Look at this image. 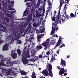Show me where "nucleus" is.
<instances>
[{
  "mask_svg": "<svg viewBox=\"0 0 78 78\" xmlns=\"http://www.w3.org/2000/svg\"><path fill=\"white\" fill-rule=\"evenodd\" d=\"M1 62H0V66H2L3 65V64L4 63V62L5 61V60H4V59H3V57L1 58Z\"/></svg>",
  "mask_w": 78,
  "mask_h": 78,
  "instance_id": "nucleus-17",
  "label": "nucleus"
},
{
  "mask_svg": "<svg viewBox=\"0 0 78 78\" xmlns=\"http://www.w3.org/2000/svg\"><path fill=\"white\" fill-rule=\"evenodd\" d=\"M6 16L8 17H9V18L11 19H13L14 18V16L12 14H9L8 13H6Z\"/></svg>",
  "mask_w": 78,
  "mask_h": 78,
  "instance_id": "nucleus-11",
  "label": "nucleus"
},
{
  "mask_svg": "<svg viewBox=\"0 0 78 78\" xmlns=\"http://www.w3.org/2000/svg\"><path fill=\"white\" fill-rule=\"evenodd\" d=\"M27 20L28 21V20H30V16H28L27 17Z\"/></svg>",
  "mask_w": 78,
  "mask_h": 78,
  "instance_id": "nucleus-50",
  "label": "nucleus"
},
{
  "mask_svg": "<svg viewBox=\"0 0 78 78\" xmlns=\"http://www.w3.org/2000/svg\"><path fill=\"white\" fill-rule=\"evenodd\" d=\"M17 42L18 44H22V41L21 40H17Z\"/></svg>",
  "mask_w": 78,
  "mask_h": 78,
  "instance_id": "nucleus-25",
  "label": "nucleus"
},
{
  "mask_svg": "<svg viewBox=\"0 0 78 78\" xmlns=\"http://www.w3.org/2000/svg\"><path fill=\"white\" fill-rule=\"evenodd\" d=\"M2 38L0 37V44H2V41L1 40Z\"/></svg>",
  "mask_w": 78,
  "mask_h": 78,
  "instance_id": "nucleus-52",
  "label": "nucleus"
},
{
  "mask_svg": "<svg viewBox=\"0 0 78 78\" xmlns=\"http://www.w3.org/2000/svg\"><path fill=\"white\" fill-rule=\"evenodd\" d=\"M39 57H38L37 56V57H36V60H37V59H39Z\"/></svg>",
  "mask_w": 78,
  "mask_h": 78,
  "instance_id": "nucleus-61",
  "label": "nucleus"
},
{
  "mask_svg": "<svg viewBox=\"0 0 78 78\" xmlns=\"http://www.w3.org/2000/svg\"><path fill=\"white\" fill-rule=\"evenodd\" d=\"M65 16L66 17L63 15L62 16L61 18V20H59L60 17H59V16H58L57 19H56L55 20V24H54V23H55V22H52V25L55 26V27H56L58 25V24L59 23V22L60 23H64L66 20V19H69V16L67 15L66 14H65Z\"/></svg>",
  "mask_w": 78,
  "mask_h": 78,
  "instance_id": "nucleus-1",
  "label": "nucleus"
},
{
  "mask_svg": "<svg viewBox=\"0 0 78 78\" xmlns=\"http://www.w3.org/2000/svg\"><path fill=\"white\" fill-rule=\"evenodd\" d=\"M42 46L39 45L38 46H37L36 47V50H41V49H42Z\"/></svg>",
  "mask_w": 78,
  "mask_h": 78,
  "instance_id": "nucleus-15",
  "label": "nucleus"
},
{
  "mask_svg": "<svg viewBox=\"0 0 78 78\" xmlns=\"http://www.w3.org/2000/svg\"><path fill=\"white\" fill-rule=\"evenodd\" d=\"M14 1H10L11 4V5H14Z\"/></svg>",
  "mask_w": 78,
  "mask_h": 78,
  "instance_id": "nucleus-39",
  "label": "nucleus"
},
{
  "mask_svg": "<svg viewBox=\"0 0 78 78\" xmlns=\"http://www.w3.org/2000/svg\"><path fill=\"white\" fill-rule=\"evenodd\" d=\"M5 19L7 22H9V18H7V17H5Z\"/></svg>",
  "mask_w": 78,
  "mask_h": 78,
  "instance_id": "nucleus-26",
  "label": "nucleus"
},
{
  "mask_svg": "<svg viewBox=\"0 0 78 78\" xmlns=\"http://www.w3.org/2000/svg\"><path fill=\"white\" fill-rule=\"evenodd\" d=\"M2 66H6V65L5 63H3Z\"/></svg>",
  "mask_w": 78,
  "mask_h": 78,
  "instance_id": "nucleus-58",
  "label": "nucleus"
},
{
  "mask_svg": "<svg viewBox=\"0 0 78 78\" xmlns=\"http://www.w3.org/2000/svg\"><path fill=\"white\" fill-rule=\"evenodd\" d=\"M26 5H29V2H27Z\"/></svg>",
  "mask_w": 78,
  "mask_h": 78,
  "instance_id": "nucleus-62",
  "label": "nucleus"
},
{
  "mask_svg": "<svg viewBox=\"0 0 78 78\" xmlns=\"http://www.w3.org/2000/svg\"><path fill=\"white\" fill-rule=\"evenodd\" d=\"M6 75L8 76V75H11V74L8 71H7V72H6Z\"/></svg>",
  "mask_w": 78,
  "mask_h": 78,
  "instance_id": "nucleus-36",
  "label": "nucleus"
},
{
  "mask_svg": "<svg viewBox=\"0 0 78 78\" xmlns=\"http://www.w3.org/2000/svg\"><path fill=\"white\" fill-rule=\"evenodd\" d=\"M49 68L48 69V71H51L52 70V66L51 65V64L50 63L48 64Z\"/></svg>",
  "mask_w": 78,
  "mask_h": 78,
  "instance_id": "nucleus-16",
  "label": "nucleus"
},
{
  "mask_svg": "<svg viewBox=\"0 0 78 78\" xmlns=\"http://www.w3.org/2000/svg\"><path fill=\"white\" fill-rule=\"evenodd\" d=\"M11 55L12 59H16L17 57V54L15 52L12 53Z\"/></svg>",
  "mask_w": 78,
  "mask_h": 78,
  "instance_id": "nucleus-8",
  "label": "nucleus"
},
{
  "mask_svg": "<svg viewBox=\"0 0 78 78\" xmlns=\"http://www.w3.org/2000/svg\"><path fill=\"white\" fill-rule=\"evenodd\" d=\"M65 47V44H63L61 46H59V48H61V47Z\"/></svg>",
  "mask_w": 78,
  "mask_h": 78,
  "instance_id": "nucleus-37",
  "label": "nucleus"
},
{
  "mask_svg": "<svg viewBox=\"0 0 78 78\" xmlns=\"http://www.w3.org/2000/svg\"><path fill=\"white\" fill-rule=\"evenodd\" d=\"M31 77L32 78H36V76H35V73H34V71L33 73L32 74Z\"/></svg>",
  "mask_w": 78,
  "mask_h": 78,
  "instance_id": "nucleus-21",
  "label": "nucleus"
},
{
  "mask_svg": "<svg viewBox=\"0 0 78 78\" xmlns=\"http://www.w3.org/2000/svg\"><path fill=\"white\" fill-rule=\"evenodd\" d=\"M69 0H65V2H66V3H65V4L66 5H67V4H68V3H69Z\"/></svg>",
  "mask_w": 78,
  "mask_h": 78,
  "instance_id": "nucleus-35",
  "label": "nucleus"
},
{
  "mask_svg": "<svg viewBox=\"0 0 78 78\" xmlns=\"http://www.w3.org/2000/svg\"><path fill=\"white\" fill-rule=\"evenodd\" d=\"M31 26L30 25H29L27 29L30 30V29H31Z\"/></svg>",
  "mask_w": 78,
  "mask_h": 78,
  "instance_id": "nucleus-40",
  "label": "nucleus"
},
{
  "mask_svg": "<svg viewBox=\"0 0 78 78\" xmlns=\"http://www.w3.org/2000/svg\"><path fill=\"white\" fill-rule=\"evenodd\" d=\"M0 76H3V73H1L0 74Z\"/></svg>",
  "mask_w": 78,
  "mask_h": 78,
  "instance_id": "nucleus-55",
  "label": "nucleus"
},
{
  "mask_svg": "<svg viewBox=\"0 0 78 78\" xmlns=\"http://www.w3.org/2000/svg\"><path fill=\"white\" fill-rule=\"evenodd\" d=\"M8 1H7V2L9 4H10L8 6L9 9V10H14V8L12 7L11 8V1H9L10 0H7Z\"/></svg>",
  "mask_w": 78,
  "mask_h": 78,
  "instance_id": "nucleus-10",
  "label": "nucleus"
},
{
  "mask_svg": "<svg viewBox=\"0 0 78 78\" xmlns=\"http://www.w3.org/2000/svg\"><path fill=\"white\" fill-rule=\"evenodd\" d=\"M44 32V29H42L41 31H40V33H43Z\"/></svg>",
  "mask_w": 78,
  "mask_h": 78,
  "instance_id": "nucleus-46",
  "label": "nucleus"
},
{
  "mask_svg": "<svg viewBox=\"0 0 78 78\" xmlns=\"http://www.w3.org/2000/svg\"><path fill=\"white\" fill-rule=\"evenodd\" d=\"M36 16H37V17H40V16H41V15H39L38 14H36Z\"/></svg>",
  "mask_w": 78,
  "mask_h": 78,
  "instance_id": "nucleus-48",
  "label": "nucleus"
},
{
  "mask_svg": "<svg viewBox=\"0 0 78 78\" xmlns=\"http://www.w3.org/2000/svg\"><path fill=\"white\" fill-rule=\"evenodd\" d=\"M60 1V5L61 6H62V2H64V0H59Z\"/></svg>",
  "mask_w": 78,
  "mask_h": 78,
  "instance_id": "nucleus-23",
  "label": "nucleus"
},
{
  "mask_svg": "<svg viewBox=\"0 0 78 78\" xmlns=\"http://www.w3.org/2000/svg\"><path fill=\"white\" fill-rule=\"evenodd\" d=\"M67 72V69H64V68L63 67V68H61L60 69V71L58 73V74L59 75H61V76H62L65 72Z\"/></svg>",
  "mask_w": 78,
  "mask_h": 78,
  "instance_id": "nucleus-4",
  "label": "nucleus"
},
{
  "mask_svg": "<svg viewBox=\"0 0 78 78\" xmlns=\"http://www.w3.org/2000/svg\"><path fill=\"white\" fill-rule=\"evenodd\" d=\"M57 68L58 69H59V70H60V66H57Z\"/></svg>",
  "mask_w": 78,
  "mask_h": 78,
  "instance_id": "nucleus-57",
  "label": "nucleus"
},
{
  "mask_svg": "<svg viewBox=\"0 0 78 78\" xmlns=\"http://www.w3.org/2000/svg\"><path fill=\"white\" fill-rule=\"evenodd\" d=\"M34 44H32V48H33L34 47Z\"/></svg>",
  "mask_w": 78,
  "mask_h": 78,
  "instance_id": "nucleus-51",
  "label": "nucleus"
},
{
  "mask_svg": "<svg viewBox=\"0 0 78 78\" xmlns=\"http://www.w3.org/2000/svg\"><path fill=\"white\" fill-rule=\"evenodd\" d=\"M42 54H43V52H42L41 54L39 56V58H42Z\"/></svg>",
  "mask_w": 78,
  "mask_h": 78,
  "instance_id": "nucleus-33",
  "label": "nucleus"
},
{
  "mask_svg": "<svg viewBox=\"0 0 78 78\" xmlns=\"http://www.w3.org/2000/svg\"><path fill=\"white\" fill-rule=\"evenodd\" d=\"M67 75V73H64V76H66V75Z\"/></svg>",
  "mask_w": 78,
  "mask_h": 78,
  "instance_id": "nucleus-53",
  "label": "nucleus"
},
{
  "mask_svg": "<svg viewBox=\"0 0 78 78\" xmlns=\"http://www.w3.org/2000/svg\"><path fill=\"white\" fill-rule=\"evenodd\" d=\"M55 43H56V42L55 40H52V42H51V44H52V45H54V44H55Z\"/></svg>",
  "mask_w": 78,
  "mask_h": 78,
  "instance_id": "nucleus-31",
  "label": "nucleus"
},
{
  "mask_svg": "<svg viewBox=\"0 0 78 78\" xmlns=\"http://www.w3.org/2000/svg\"><path fill=\"white\" fill-rule=\"evenodd\" d=\"M41 37H42L43 36H44V34H41Z\"/></svg>",
  "mask_w": 78,
  "mask_h": 78,
  "instance_id": "nucleus-63",
  "label": "nucleus"
},
{
  "mask_svg": "<svg viewBox=\"0 0 78 78\" xmlns=\"http://www.w3.org/2000/svg\"><path fill=\"white\" fill-rule=\"evenodd\" d=\"M42 37H42L41 35L38 34L37 36L38 42H40V41H41V38H42Z\"/></svg>",
  "mask_w": 78,
  "mask_h": 78,
  "instance_id": "nucleus-12",
  "label": "nucleus"
},
{
  "mask_svg": "<svg viewBox=\"0 0 78 78\" xmlns=\"http://www.w3.org/2000/svg\"><path fill=\"white\" fill-rule=\"evenodd\" d=\"M61 6H61V5H60L59 6V7H60V8L58 10V14H60V12L61 11Z\"/></svg>",
  "mask_w": 78,
  "mask_h": 78,
  "instance_id": "nucleus-32",
  "label": "nucleus"
},
{
  "mask_svg": "<svg viewBox=\"0 0 78 78\" xmlns=\"http://www.w3.org/2000/svg\"><path fill=\"white\" fill-rule=\"evenodd\" d=\"M17 52L18 53L19 56H20L21 55V51H20V49H18L17 50Z\"/></svg>",
  "mask_w": 78,
  "mask_h": 78,
  "instance_id": "nucleus-22",
  "label": "nucleus"
},
{
  "mask_svg": "<svg viewBox=\"0 0 78 78\" xmlns=\"http://www.w3.org/2000/svg\"><path fill=\"white\" fill-rule=\"evenodd\" d=\"M28 10H27V9H26V10H25L24 12L23 13V17L25 15V13H26V12H27Z\"/></svg>",
  "mask_w": 78,
  "mask_h": 78,
  "instance_id": "nucleus-27",
  "label": "nucleus"
},
{
  "mask_svg": "<svg viewBox=\"0 0 78 78\" xmlns=\"http://www.w3.org/2000/svg\"><path fill=\"white\" fill-rule=\"evenodd\" d=\"M54 33L55 32L52 31L51 32L50 34L51 35H52V34H54Z\"/></svg>",
  "mask_w": 78,
  "mask_h": 78,
  "instance_id": "nucleus-44",
  "label": "nucleus"
},
{
  "mask_svg": "<svg viewBox=\"0 0 78 78\" xmlns=\"http://www.w3.org/2000/svg\"><path fill=\"white\" fill-rule=\"evenodd\" d=\"M20 72L22 75H25L26 74V73L23 71H20Z\"/></svg>",
  "mask_w": 78,
  "mask_h": 78,
  "instance_id": "nucleus-24",
  "label": "nucleus"
},
{
  "mask_svg": "<svg viewBox=\"0 0 78 78\" xmlns=\"http://www.w3.org/2000/svg\"><path fill=\"white\" fill-rule=\"evenodd\" d=\"M42 73L44 75V76H48L49 75L48 71L46 69L43 70L42 72Z\"/></svg>",
  "mask_w": 78,
  "mask_h": 78,
  "instance_id": "nucleus-7",
  "label": "nucleus"
},
{
  "mask_svg": "<svg viewBox=\"0 0 78 78\" xmlns=\"http://www.w3.org/2000/svg\"><path fill=\"white\" fill-rule=\"evenodd\" d=\"M56 34H54L53 35V37H56Z\"/></svg>",
  "mask_w": 78,
  "mask_h": 78,
  "instance_id": "nucleus-56",
  "label": "nucleus"
},
{
  "mask_svg": "<svg viewBox=\"0 0 78 78\" xmlns=\"http://www.w3.org/2000/svg\"><path fill=\"white\" fill-rule=\"evenodd\" d=\"M22 62L25 65L27 64H28V60H27V58H25V57H27V58H30V52L29 51H24L22 54Z\"/></svg>",
  "mask_w": 78,
  "mask_h": 78,
  "instance_id": "nucleus-2",
  "label": "nucleus"
},
{
  "mask_svg": "<svg viewBox=\"0 0 78 78\" xmlns=\"http://www.w3.org/2000/svg\"><path fill=\"white\" fill-rule=\"evenodd\" d=\"M6 64L9 65L7 66V67H9V66H12V65H13V63H12V62H11L10 61H8Z\"/></svg>",
  "mask_w": 78,
  "mask_h": 78,
  "instance_id": "nucleus-13",
  "label": "nucleus"
},
{
  "mask_svg": "<svg viewBox=\"0 0 78 78\" xmlns=\"http://www.w3.org/2000/svg\"><path fill=\"white\" fill-rule=\"evenodd\" d=\"M50 41V39L48 38L46 40V42H43L42 44H40L41 45H42L43 46L44 48V50H46L47 48L48 47V46L49 44V42Z\"/></svg>",
  "mask_w": 78,
  "mask_h": 78,
  "instance_id": "nucleus-3",
  "label": "nucleus"
},
{
  "mask_svg": "<svg viewBox=\"0 0 78 78\" xmlns=\"http://www.w3.org/2000/svg\"><path fill=\"white\" fill-rule=\"evenodd\" d=\"M12 63L13 64H17V61H14L12 62Z\"/></svg>",
  "mask_w": 78,
  "mask_h": 78,
  "instance_id": "nucleus-41",
  "label": "nucleus"
},
{
  "mask_svg": "<svg viewBox=\"0 0 78 78\" xmlns=\"http://www.w3.org/2000/svg\"><path fill=\"white\" fill-rule=\"evenodd\" d=\"M8 50V47L7 45H4L3 48V51H5V50Z\"/></svg>",
  "mask_w": 78,
  "mask_h": 78,
  "instance_id": "nucleus-14",
  "label": "nucleus"
},
{
  "mask_svg": "<svg viewBox=\"0 0 78 78\" xmlns=\"http://www.w3.org/2000/svg\"><path fill=\"white\" fill-rule=\"evenodd\" d=\"M76 12H75L74 15V17H75L76 16Z\"/></svg>",
  "mask_w": 78,
  "mask_h": 78,
  "instance_id": "nucleus-60",
  "label": "nucleus"
},
{
  "mask_svg": "<svg viewBox=\"0 0 78 78\" xmlns=\"http://www.w3.org/2000/svg\"><path fill=\"white\" fill-rule=\"evenodd\" d=\"M50 54H53V52L52 50H51V51H48L46 52V55H49Z\"/></svg>",
  "mask_w": 78,
  "mask_h": 78,
  "instance_id": "nucleus-19",
  "label": "nucleus"
},
{
  "mask_svg": "<svg viewBox=\"0 0 78 78\" xmlns=\"http://www.w3.org/2000/svg\"><path fill=\"white\" fill-rule=\"evenodd\" d=\"M33 60H34V59H30V61L33 62Z\"/></svg>",
  "mask_w": 78,
  "mask_h": 78,
  "instance_id": "nucleus-59",
  "label": "nucleus"
},
{
  "mask_svg": "<svg viewBox=\"0 0 78 78\" xmlns=\"http://www.w3.org/2000/svg\"><path fill=\"white\" fill-rule=\"evenodd\" d=\"M70 16L71 17H74V14L73 13H71L70 14Z\"/></svg>",
  "mask_w": 78,
  "mask_h": 78,
  "instance_id": "nucleus-38",
  "label": "nucleus"
},
{
  "mask_svg": "<svg viewBox=\"0 0 78 78\" xmlns=\"http://www.w3.org/2000/svg\"><path fill=\"white\" fill-rule=\"evenodd\" d=\"M36 33L37 34H39V33H40V31H39L38 29H37L36 30Z\"/></svg>",
  "mask_w": 78,
  "mask_h": 78,
  "instance_id": "nucleus-34",
  "label": "nucleus"
},
{
  "mask_svg": "<svg viewBox=\"0 0 78 78\" xmlns=\"http://www.w3.org/2000/svg\"><path fill=\"white\" fill-rule=\"evenodd\" d=\"M25 42L26 43H24V45L26 44H27V43H28V42H29V41H30V40L28 39H26L25 40Z\"/></svg>",
  "mask_w": 78,
  "mask_h": 78,
  "instance_id": "nucleus-29",
  "label": "nucleus"
},
{
  "mask_svg": "<svg viewBox=\"0 0 78 78\" xmlns=\"http://www.w3.org/2000/svg\"><path fill=\"white\" fill-rule=\"evenodd\" d=\"M12 69H9L8 70V72L10 73L11 74V72H12Z\"/></svg>",
  "mask_w": 78,
  "mask_h": 78,
  "instance_id": "nucleus-30",
  "label": "nucleus"
},
{
  "mask_svg": "<svg viewBox=\"0 0 78 78\" xmlns=\"http://www.w3.org/2000/svg\"><path fill=\"white\" fill-rule=\"evenodd\" d=\"M66 6H67V5L65 4L63 9L64 11H65L64 14H65V15H66V11L67 10V7Z\"/></svg>",
  "mask_w": 78,
  "mask_h": 78,
  "instance_id": "nucleus-18",
  "label": "nucleus"
},
{
  "mask_svg": "<svg viewBox=\"0 0 78 78\" xmlns=\"http://www.w3.org/2000/svg\"><path fill=\"white\" fill-rule=\"evenodd\" d=\"M51 19L52 21H53L54 22V24H55V17H52L51 16Z\"/></svg>",
  "mask_w": 78,
  "mask_h": 78,
  "instance_id": "nucleus-28",
  "label": "nucleus"
},
{
  "mask_svg": "<svg viewBox=\"0 0 78 78\" xmlns=\"http://www.w3.org/2000/svg\"><path fill=\"white\" fill-rule=\"evenodd\" d=\"M49 72V75L51 77H53V73H52V71H48Z\"/></svg>",
  "mask_w": 78,
  "mask_h": 78,
  "instance_id": "nucleus-20",
  "label": "nucleus"
},
{
  "mask_svg": "<svg viewBox=\"0 0 78 78\" xmlns=\"http://www.w3.org/2000/svg\"><path fill=\"white\" fill-rule=\"evenodd\" d=\"M33 26L34 27H35L36 26V23H34L33 24Z\"/></svg>",
  "mask_w": 78,
  "mask_h": 78,
  "instance_id": "nucleus-47",
  "label": "nucleus"
},
{
  "mask_svg": "<svg viewBox=\"0 0 78 78\" xmlns=\"http://www.w3.org/2000/svg\"><path fill=\"white\" fill-rule=\"evenodd\" d=\"M2 20H3V19H0V27L2 28L3 29H1V31H3V32H5V31H6V27L5 26H3L2 24H1V22Z\"/></svg>",
  "mask_w": 78,
  "mask_h": 78,
  "instance_id": "nucleus-5",
  "label": "nucleus"
},
{
  "mask_svg": "<svg viewBox=\"0 0 78 78\" xmlns=\"http://www.w3.org/2000/svg\"><path fill=\"white\" fill-rule=\"evenodd\" d=\"M20 32H22V33H23V30L22 29H21L20 30Z\"/></svg>",
  "mask_w": 78,
  "mask_h": 78,
  "instance_id": "nucleus-54",
  "label": "nucleus"
},
{
  "mask_svg": "<svg viewBox=\"0 0 78 78\" xmlns=\"http://www.w3.org/2000/svg\"><path fill=\"white\" fill-rule=\"evenodd\" d=\"M28 12H29V11H28V10H27V12H26V14L25 15V16H27V14H28V13H29Z\"/></svg>",
  "mask_w": 78,
  "mask_h": 78,
  "instance_id": "nucleus-43",
  "label": "nucleus"
},
{
  "mask_svg": "<svg viewBox=\"0 0 78 78\" xmlns=\"http://www.w3.org/2000/svg\"><path fill=\"white\" fill-rule=\"evenodd\" d=\"M51 60V61H53V60H55V58H53V56H52Z\"/></svg>",
  "mask_w": 78,
  "mask_h": 78,
  "instance_id": "nucleus-45",
  "label": "nucleus"
},
{
  "mask_svg": "<svg viewBox=\"0 0 78 78\" xmlns=\"http://www.w3.org/2000/svg\"><path fill=\"white\" fill-rule=\"evenodd\" d=\"M61 64H61L62 67H64V66L65 67H66V61L65 60H63L62 59H61Z\"/></svg>",
  "mask_w": 78,
  "mask_h": 78,
  "instance_id": "nucleus-9",
  "label": "nucleus"
},
{
  "mask_svg": "<svg viewBox=\"0 0 78 78\" xmlns=\"http://www.w3.org/2000/svg\"><path fill=\"white\" fill-rule=\"evenodd\" d=\"M42 9L41 8H40L38 9V11H42Z\"/></svg>",
  "mask_w": 78,
  "mask_h": 78,
  "instance_id": "nucleus-49",
  "label": "nucleus"
},
{
  "mask_svg": "<svg viewBox=\"0 0 78 78\" xmlns=\"http://www.w3.org/2000/svg\"><path fill=\"white\" fill-rule=\"evenodd\" d=\"M62 37H60L58 39V41L56 44L55 45V47H54V48L55 49L56 47H58V46L60 45L61 44V41H62Z\"/></svg>",
  "mask_w": 78,
  "mask_h": 78,
  "instance_id": "nucleus-6",
  "label": "nucleus"
},
{
  "mask_svg": "<svg viewBox=\"0 0 78 78\" xmlns=\"http://www.w3.org/2000/svg\"><path fill=\"white\" fill-rule=\"evenodd\" d=\"M70 58V55H68L67 57V58Z\"/></svg>",
  "mask_w": 78,
  "mask_h": 78,
  "instance_id": "nucleus-64",
  "label": "nucleus"
},
{
  "mask_svg": "<svg viewBox=\"0 0 78 78\" xmlns=\"http://www.w3.org/2000/svg\"><path fill=\"white\" fill-rule=\"evenodd\" d=\"M55 30H56V29H55V28H52V31H54L55 32Z\"/></svg>",
  "mask_w": 78,
  "mask_h": 78,
  "instance_id": "nucleus-42",
  "label": "nucleus"
}]
</instances>
